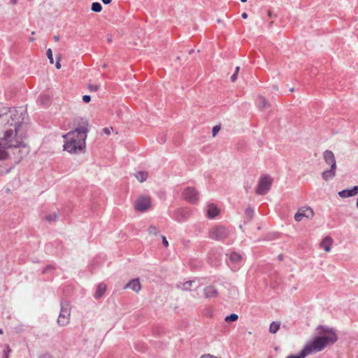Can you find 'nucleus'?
I'll return each instance as SVG.
<instances>
[{"label":"nucleus","mask_w":358,"mask_h":358,"mask_svg":"<svg viewBox=\"0 0 358 358\" xmlns=\"http://www.w3.org/2000/svg\"><path fill=\"white\" fill-rule=\"evenodd\" d=\"M239 69H240V67H239V66H237V67L236 68L235 73H238Z\"/></svg>","instance_id":"obj_43"},{"label":"nucleus","mask_w":358,"mask_h":358,"mask_svg":"<svg viewBox=\"0 0 358 358\" xmlns=\"http://www.w3.org/2000/svg\"><path fill=\"white\" fill-rule=\"evenodd\" d=\"M229 235L228 229L221 225L215 226L209 229L208 236L215 241H222L227 238Z\"/></svg>","instance_id":"obj_5"},{"label":"nucleus","mask_w":358,"mask_h":358,"mask_svg":"<svg viewBox=\"0 0 358 358\" xmlns=\"http://www.w3.org/2000/svg\"><path fill=\"white\" fill-rule=\"evenodd\" d=\"M182 198L187 201H197L200 199L199 192L195 187H185L182 192Z\"/></svg>","instance_id":"obj_9"},{"label":"nucleus","mask_w":358,"mask_h":358,"mask_svg":"<svg viewBox=\"0 0 358 358\" xmlns=\"http://www.w3.org/2000/svg\"><path fill=\"white\" fill-rule=\"evenodd\" d=\"M103 131L106 134V135H110V129L108 128H104L103 129Z\"/></svg>","instance_id":"obj_39"},{"label":"nucleus","mask_w":358,"mask_h":358,"mask_svg":"<svg viewBox=\"0 0 358 358\" xmlns=\"http://www.w3.org/2000/svg\"><path fill=\"white\" fill-rule=\"evenodd\" d=\"M136 178L141 182H143L147 180L148 173L145 171H138L135 173Z\"/></svg>","instance_id":"obj_19"},{"label":"nucleus","mask_w":358,"mask_h":358,"mask_svg":"<svg viewBox=\"0 0 358 358\" xmlns=\"http://www.w3.org/2000/svg\"><path fill=\"white\" fill-rule=\"evenodd\" d=\"M47 57L50 60V64L54 63L53 56H52V51L50 48L48 49L47 50Z\"/></svg>","instance_id":"obj_28"},{"label":"nucleus","mask_w":358,"mask_h":358,"mask_svg":"<svg viewBox=\"0 0 358 358\" xmlns=\"http://www.w3.org/2000/svg\"><path fill=\"white\" fill-rule=\"evenodd\" d=\"M91 9L95 13L101 12L102 10V6L99 2H94L92 4Z\"/></svg>","instance_id":"obj_21"},{"label":"nucleus","mask_w":358,"mask_h":358,"mask_svg":"<svg viewBox=\"0 0 358 358\" xmlns=\"http://www.w3.org/2000/svg\"><path fill=\"white\" fill-rule=\"evenodd\" d=\"M53 38L55 41H59V36H54Z\"/></svg>","instance_id":"obj_42"},{"label":"nucleus","mask_w":358,"mask_h":358,"mask_svg":"<svg viewBox=\"0 0 358 358\" xmlns=\"http://www.w3.org/2000/svg\"><path fill=\"white\" fill-rule=\"evenodd\" d=\"M241 1L244 3V2H246L247 0H241Z\"/></svg>","instance_id":"obj_49"},{"label":"nucleus","mask_w":358,"mask_h":358,"mask_svg":"<svg viewBox=\"0 0 358 358\" xmlns=\"http://www.w3.org/2000/svg\"><path fill=\"white\" fill-rule=\"evenodd\" d=\"M220 128L221 127L219 125H216V126L213 127V130H212L213 136H215L217 135V134L220 130Z\"/></svg>","instance_id":"obj_30"},{"label":"nucleus","mask_w":358,"mask_h":358,"mask_svg":"<svg viewBox=\"0 0 358 358\" xmlns=\"http://www.w3.org/2000/svg\"><path fill=\"white\" fill-rule=\"evenodd\" d=\"M151 207L150 203H136L134 209L140 213L145 212Z\"/></svg>","instance_id":"obj_17"},{"label":"nucleus","mask_w":358,"mask_h":358,"mask_svg":"<svg viewBox=\"0 0 358 358\" xmlns=\"http://www.w3.org/2000/svg\"><path fill=\"white\" fill-rule=\"evenodd\" d=\"M193 52H194V50H191L189 51V54H192Z\"/></svg>","instance_id":"obj_48"},{"label":"nucleus","mask_w":358,"mask_h":358,"mask_svg":"<svg viewBox=\"0 0 358 358\" xmlns=\"http://www.w3.org/2000/svg\"><path fill=\"white\" fill-rule=\"evenodd\" d=\"M193 282H194L193 281H187V282L182 283L180 285H179V287L182 290L187 291V290L190 289V287H191V286H192Z\"/></svg>","instance_id":"obj_23"},{"label":"nucleus","mask_w":358,"mask_h":358,"mask_svg":"<svg viewBox=\"0 0 358 358\" xmlns=\"http://www.w3.org/2000/svg\"><path fill=\"white\" fill-rule=\"evenodd\" d=\"M55 269V267L53 266L49 265L46 266L44 269L45 273L50 272Z\"/></svg>","instance_id":"obj_33"},{"label":"nucleus","mask_w":358,"mask_h":358,"mask_svg":"<svg viewBox=\"0 0 358 358\" xmlns=\"http://www.w3.org/2000/svg\"><path fill=\"white\" fill-rule=\"evenodd\" d=\"M3 329H0V334H3Z\"/></svg>","instance_id":"obj_47"},{"label":"nucleus","mask_w":358,"mask_h":358,"mask_svg":"<svg viewBox=\"0 0 358 358\" xmlns=\"http://www.w3.org/2000/svg\"><path fill=\"white\" fill-rule=\"evenodd\" d=\"M241 17L244 19H246L248 17V14L246 13H243Z\"/></svg>","instance_id":"obj_41"},{"label":"nucleus","mask_w":358,"mask_h":358,"mask_svg":"<svg viewBox=\"0 0 358 358\" xmlns=\"http://www.w3.org/2000/svg\"><path fill=\"white\" fill-rule=\"evenodd\" d=\"M71 307L68 303H62L61 312L57 322L61 326L67 324L69 322Z\"/></svg>","instance_id":"obj_8"},{"label":"nucleus","mask_w":358,"mask_h":358,"mask_svg":"<svg viewBox=\"0 0 358 358\" xmlns=\"http://www.w3.org/2000/svg\"><path fill=\"white\" fill-rule=\"evenodd\" d=\"M106 290V285L103 283L99 284L98 285L96 291L94 294V297L96 299L101 298L103 296V294L105 293Z\"/></svg>","instance_id":"obj_18"},{"label":"nucleus","mask_w":358,"mask_h":358,"mask_svg":"<svg viewBox=\"0 0 358 358\" xmlns=\"http://www.w3.org/2000/svg\"><path fill=\"white\" fill-rule=\"evenodd\" d=\"M323 159L325 164L329 166V169H326L322 171V178L324 180L329 181L336 176L337 169L336 157L332 151L327 150L323 152Z\"/></svg>","instance_id":"obj_4"},{"label":"nucleus","mask_w":358,"mask_h":358,"mask_svg":"<svg viewBox=\"0 0 358 358\" xmlns=\"http://www.w3.org/2000/svg\"><path fill=\"white\" fill-rule=\"evenodd\" d=\"M126 288L130 289L138 293L141 289V285L138 278L131 280L125 286Z\"/></svg>","instance_id":"obj_13"},{"label":"nucleus","mask_w":358,"mask_h":358,"mask_svg":"<svg viewBox=\"0 0 358 358\" xmlns=\"http://www.w3.org/2000/svg\"><path fill=\"white\" fill-rule=\"evenodd\" d=\"M245 214L248 215L249 218H252L253 215V210L250 208L246 209Z\"/></svg>","instance_id":"obj_32"},{"label":"nucleus","mask_w":358,"mask_h":358,"mask_svg":"<svg viewBox=\"0 0 358 358\" xmlns=\"http://www.w3.org/2000/svg\"><path fill=\"white\" fill-rule=\"evenodd\" d=\"M16 2H17V0H12L13 3H16Z\"/></svg>","instance_id":"obj_46"},{"label":"nucleus","mask_w":358,"mask_h":358,"mask_svg":"<svg viewBox=\"0 0 358 358\" xmlns=\"http://www.w3.org/2000/svg\"><path fill=\"white\" fill-rule=\"evenodd\" d=\"M268 15L269 17H272V13L271 11H268Z\"/></svg>","instance_id":"obj_44"},{"label":"nucleus","mask_w":358,"mask_h":358,"mask_svg":"<svg viewBox=\"0 0 358 358\" xmlns=\"http://www.w3.org/2000/svg\"><path fill=\"white\" fill-rule=\"evenodd\" d=\"M257 106L263 110L264 108H267L270 106L268 101L262 96H259L256 100Z\"/></svg>","instance_id":"obj_16"},{"label":"nucleus","mask_w":358,"mask_h":358,"mask_svg":"<svg viewBox=\"0 0 358 358\" xmlns=\"http://www.w3.org/2000/svg\"><path fill=\"white\" fill-rule=\"evenodd\" d=\"M333 244V239L329 236H326L320 243V246L325 252H329L331 251V248Z\"/></svg>","instance_id":"obj_14"},{"label":"nucleus","mask_w":358,"mask_h":358,"mask_svg":"<svg viewBox=\"0 0 358 358\" xmlns=\"http://www.w3.org/2000/svg\"><path fill=\"white\" fill-rule=\"evenodd\" d=\"M63 138H66L64 149L69 152L75 153L78 150H83L85 147L86 138L79 136L78 132L69 131L68 134L63 135Z\"/></svg>","instance_id":"obj_3"},{"label":"nucleus","mask_w":358,"mask_h":358,"mask_svg":"<svg viewBox=\"0 0 358 358\" xmlns=\"http://www.w3.org/2000/svg\"><path fill=\"white\" fill-rule=\"evenodd\" d=\"M162 243H163V245L167 248L169 246V242L168 241L166 240V237L165 236H162Z\"/></svg>","instance_id":"obj_36"},{"label":"nucleus","mask_w":358,"mask_h":358,"mask_svg":"<svg viewBox=\"0 0 358 358\" xmlns=\"http://www.w3.org/2000/svg\"><path fill=\"white\" fill-rule=\"evenodd\" d=\"M148 233L150 234L156 235L158 233V229H157V228L155 226H150L148 228Z\"/></svg>","instance_id":"obj_27"},{"label":"nucleus","mask_w":358,"mask_h":358,"mask_svg":"<svg viewBox=\"0 0 358 358\" xmlns=\"http://www.w3.org/2000/svg\"><path fill=\"white\" fill-rule=\"evenodd\" d=\"M57 62H56V64H55V66L57 69H61V64H60V59H61V56L60 55H58L57 57Z\"/></svg>","instance_id":"obj_31"},{"label":"nucleus","mask_w":358,"mask_h":358,"mask_svg":"<svg viewBox=\"0 0 358 358\" xmlns=\"http://www.w3.org/2000/svg\"><path fill=\"white\" fill-rule=\"evenodd\" d=\"M220 210L217 206L213 203L209 204L207 207V215L213 219L220 214Z\"/></svg>","instance_id":"obj_11"},{"label":"nucleus","mask_w":358,"mask_h":358,"mask_svg":"<svg viewBox=\"0 0 358 358\" xmlns=\"http://www.w3.org/2000/svg\"><path fill=\"white\" fill-rule=\"evenodd\" d=\"M301 355H302V350L300 352L299 355H290L286 358H305L306 357H301Z\"/></svg>","instance_id":"obj_34"},{"label":"nucleus","mask_w":358,"mask_h":358,"mask_svg":"<svg viewBox=\"0 0 358 358\" xmlns=\"http://www.w3.org/2000/svg\"><path fill=\"white\" fill-rule=\"evenodd\" d=\"M314 215L313 209L309 206H305L298 210L294 215V220L296 222H300L303 218L312 219Z\"/></svg>","instance_id":"obj_10"},{"label":"nucleus","mask_w":358,"mask_h":358,"mask_svg":"<svg viewBox=\"0 0 358 358\" xmlns=\"http://www.w3.org/2000/svg\"><path fill=\"white\" fill-rule=\"evenodd\" d=\"M41 104L48 106L50 103V96L48 95H42L40 98Z\"/></svg>","instance_id":"obj_24"},{"label":"nucleus","mask_w":358,"mask_h":358,"mask_svg":"<svg viewBox=\"0 0 358 358\" xmlns=\"http://www.w3.org/2000/svg\"><path fill=\"white\" fill-rule=\"evenodd\" d=\"M273 179L270 176H262L258 181L255 192L260 195L266 194L269 191Z\"/></svg>","instance_id":"obj_6"},{"label":"nucleus","mask_w":358,"mask_h":358,"mask_svg":"<svg viewBox=\"0 0 358 358\" xmlns=\"http://www.w3.org/2000/svg\"><path fill=\"white\" fill-rule=\"evenodd\" d=\"M280 322H273L269 327V332L271 334H275L280 329Z\"/></svg>","instance_id":"obj_20"},{"label":"nucleus","mask_w":358,"mask_h":358,"mask_svg":"<svg viewBox=\"0 0 358 358\" xmlns=\"http://www.w3.org/2000/svg\"><path fill=\"white\" fill-rule=\"evenodd\" d=\"M323 332V336L315 337L304 346L301 357H306L313 352H320L329 344L336 342L338 338L332 329H326Z\"/></svg>","instance_id":"obj_2"},{"label":"nucleus","mask_w":358,"mask_h":358,"mask_svg":"<svg viewBox=\"0 0 358 358\" xmlns=\"http://www.w3.org/2000/svg\"><path fill=\"white\" fill-rule=\"evenodd\" d=\"M151 198L148 195H141L136 201H150Z\"/></svg>","instance_id":"obj_26"},{"label":"nucleus","mask_w":358,"mask_h":358,"mask_svg":"<svg viewBox=\"0 0 358 358\" xmlns=\"http://www.w3.org/2000/svg\"><path fill=\"white\" fill-rule=\"evenodd\" d=\"M83 100L85 103H89L90 101V100H91V97H90V95H84L83 96Z\"/></svg>","instance_id":"obj_35"},{"label":"nucleus","mask_w":358,"mask_h":358,"mask_svg":"<svg viewBox=\"0 0 358 358\" xmlns=\"http://www.w3.org/2000/svg\"><path fill=\"white\" fill-rule=\"evenodd\" d=\"M242 257L236 252H232L230 255V259L234 262H238L241 260Z\"/></svg>","instance_id":"obj_22"},{"label":"nucleus","mask_w":358,"mask_h":358,"mask_svg":"<svg viewBox=\"0 0 358 358\" xmlns=\"http://www.w3.org/2000/svg\"><path fill=\"white\" fill-rule=\"evenodd\" d=\"M159 199H164L165 198H164V197L161 196Z\"/></svg>","instance_id":"obj_50"},{"label":"nucleus","mask_w":358,"mask_h":358,"mask_svg":"<svg viewBox=\"0 0 358 358\" xmlns=\"http://www.w3.org/2000/svg\"><path fill=\"white\" fill-rule=\"evenodd\" d=\"M238 315L236 314H231L229 316H227L225 317V321L229 322H234V321H236L238 320Z\"/></svg>","instance_id":"obj_25"},{"label":"nucleus","mask_w":358,"mask_h":358,"mask_svg":"<svg viewBox=\"0 0 358 358\" xmlns=\"http://www.w3.org/2000/svg\"><path fill=\"white\" fill-rule=\"evenodd\" d=\"M357 194L358 186H355L351 189H344L338 192V195L343 199L355 196Z\"/></svg>","instance_id":"obj_12"},{"label":"nucleus","mask_w":358,"mask_h":358,"mask_svg":"<svg viewBox=\"0 0 358 358\" xmlns=\"http://www.w3.org/2000/svg\"><path fill=\"white\" fill-rule=\"evenodd\" d=\"M357 208H358V203H357Z\"/></svg>","instance_id":"obj_51"},{"label":"nucleus","mask_w":358,"mask_h":358,"mask_svg":"<svg viewBox=\"0 0 358 358\" xmlns=\"http://www.w3.org/2000/svg\"><path fill=\"white\" fill-rule=\"evenodd\" d=\"M200 358H218V357L211 355H202Z\"/></svg>","instance_id":"obj_38"},{"label":"nucleus","mask_w":358,"mask_h":358,"mask_svg":"<svg viewBox=\"0 0 358 358\" xmlns=\"http://www.w3.org/2000/svg\"><path fill=\"white\" fill-rule=\"evenodd\" d=\"M101 1L104 4H108L112 1V0H101Z\"/></svg>","instance_id":"obj_40"},{"label":"nucleus","mask_w":358,"mask_h":358,"mask_svg":"<svg viewBox=\"0 0 358 358\" xmlns=\"http://www.w3.org/2000/svg\"><path fill=\"white\" fill-rule=\"evenodd\" d=\"M27 113L22 108L10 109L0 115V160L13 157L20 162L28 152L24 140L28 129L24 122Z\"/></svg>","instance_id":"obj_1"},{"label":"nucleus","mask_w":358,"mask_h":358,"mask_svg":"<svg viewBox=\"0 0 358 358\" xmlns=\"http://www.w3.org/2000/svg\"><path fill=\"white\" fill-rule=\"evenodd\" d=\"M237 76H238V73H235L231 76V82H235L237 79Z\"/></svg>","instance_id":"obj_37"},{"label":"nucleus","mask_w":358,"mask_h":358,"mask_svg":"<svg viewBox=\"0 0 358 358\" xmlns=\"http://www.w3.org/2000/svg\"><path fill=\"white\" fill-rule=\"evenodd\" d=\"M204 294L206 298H212L217 296L218 292L214 286L210 285L204 289Z\"/></svg>","instance_id":"obj_15"},{"label":"nucleus","mask_w":358,"mask_h":358,"mask_svg":"<svg viewBox=\"0 0 358 358\" xmlns=\"http://www.w3.org/2000/svg\"><path fill=\"white\" fill-rule=\"evenodd\" d=\"M87 88L90 92H96L99 90V86L97 85L89 84Z\"/></svg>","instance_id":"obj_29"},{"label":"nucleus","mask_w":358,"mask_h":358,"mask_svg":"<svg viewBox=\"0 0 358 358\" xmlns=\"http://www.w3.org/2000/svg\"><path fill=\"white\" fill-rule=\"evenodd\" d=\"M34 41V38L31 37V38H29V41L32 42V41Z\"/></svg>","instance_id":"obj_45"},{"label":"nucleus","mask_w":358,"mask_h":358,"mask_svg":"<svg viewBox=\"0 0 358 358\" xmlns=\"http://www.w3.org/2000/svg\"><path fill=\"white\" fill-rule=\"evenodd\" d=\"M76 127L75 130L71 131L72 132H78L79 136L83 138H87V133L90 130L89 122L84 118H79L75 121Z\"/></svg>","instance_id":"obj_7"},{"label":"nucleus","mask_w":358,"mask_h":358,"mask_svg":"<svg viewBox=\"0 0 358 358\" xmlns=\"http://www.w3.org/2000/svg\"><path fill=\"white\" fill-rule=\"evenodd\" d=\"M357 201H358V199H357Z\"/></svg>","instance_id":"obj_52"}]
</instances>
